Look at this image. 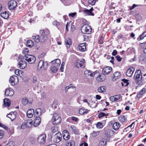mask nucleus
<instances>
[{
  "label": "nucleus",
  "mask_w": 146,
  "mask_h": 146,
  "mask_svg": "<svg viewBox=\"0 0 146 146\" xmlns=\"http://www.w3.org/2000/svg\"><path fill=\"white\" fill-rule=\"evenodd\" d=\"M106 143L107 141L106 139H102L100 141L99 145L100 146H104L106 144Z\"/></svg>",
  "instance_id": "nucleus-43"
},
{
  "label": "nucleus",
  "mask_w": 146,
  "mask_h": 146,
  "mask_svg": "<svg viewBox=\"0 0 146 146\" xmlns=\"http://www.w3.org/2000/svg\"><path fill=\"white\" fill-rule=\"evenodd\" d=\"M92 28L90 26L88 25H84L81 28V31L84 34H90L91 33Z\"/></svg>",
  "instance_id": "nucleus-4"
},
{
  "label": "nucleus",
  "mask_w": 146,
  "mask_h": 146,
  "mask_svg": "<svg viewBox=\"0 0 146 146\" xmlns=\"http://www.w3.org/2000/svg\"><path fill=\"white\" fill-rule=\"evenodd\" d=\"M103 40L104 38L103 36H101L99 40V42L100 44H102L103 43Z\"/></svg>",
  "instance_id": "nucleus-62"
},
{
  "label": "nucleus",
  "mask_w": 146,
  "mask_h": 146,
  "mask_svg": "<svg viewBox=\"0 0 146 146\" xmlns=\"http://www.w3.org/2000/svg\"><path fill=\"white\" fill-rule=\"evenodd\" d=\"M57 117H60L59 116L57 113H54L53 115V116L52 117V121H54L55 120H56L57 119Z\"/></svg>",
  "instance_id": "nucleus-51"
},
{
  "label": "nucleus",
  "mask_w": 146,
  "mask_h": 146,
  "mask_svg": "<svg viewBox=\"0 0 146 146\" xmlns=\"http://www.w3.org/2000/svg\"><path fill=\"white\" fill-rule=\"evenodd\" d=\"M122 81H123V82H121L122 86H127L129 84V82H128V80L123 79L122 80Z\"/></svg>",
  "instance_id": "nucleus-36"
},
{
  "label": "nucleus",
  "mask_w": 146,
  "mask_h": 146,
  "mask_svg": "<svg viewBox=\"0 0 146 146\" xmlns=\"http://www.w3.org/2000/svg\"><path fill=\"white\" fill-rule=\"evenodd\" d=\"M4 132L3 131L0 129V139L2 138L4 135Z\"/></svg>",
  "instance_id": "nucleus-60"
},
{
  "label": "nucleus",
  "mask_w": 146,
  "mask_h": 146,
  "mask_svg": "<svg viewBox=\"0 0 146 146\" xmlns=\"http://www.w3.org/2000/svg\"><path fill=\"white\" fill-rule=\"evenodd\" d=\"M18 65L21 69H23L27 66V63L24 60H21L19 61Z\"/></svg>",
  "instance_id": "nucleus-15"
},
{
  "label": "nucleus",
  "mask_w": 146,
  "mask_h": 146,
  "mask_svg": "<svg viewBox=\"0 0 146 146\" xmlns=\"http://www.w3.org/2000/svg\"><path fill=\"white\" fill-rule=\"evenodd\" d=\"M35 119L34 120L33 125L35 127H37L40 124L41 121L40 117H35Z\"/></svg>",
  "instance_id": "nucleus-21"
},
{
  "label": "nucleus",
  "mask_w": 146,
  "mask_h": 146,
  "mask_svg": "<svg viewBox=\"0 0 146 146\" xmlns=\"http://www.w3.org/2000/svg\"><path fill=\"white\" fill-rule=\"evenodd\" d=\"M48 62L46 61H44L43 60H40L38 62L37 70L39 71L41 69L46 70L47 69L48 67Z\"/></svg>",
  "instance_id": "nucleus-3"
},
{
  "label": "nucleus",
  "mask_w": 146,
  "mask_h": 146,
  "mask_svg": "<svg viewBox=\"0 0 146 146\" xmlns=\"http://www.w3.org/2000/svg\"><path fill=\"white\" fill-rule=\"evenodd\" d=\"M84 13L87 15L94 16V14L89 9H85L84 11Z\"/></svg>",
  "instance_id": "nucleus-37"
},
{
  "label": "nucleus",
  "mask_w": 146,
  "mask_h": 146,
  "mask_svg": "<svg viewBox=\"0 0 146 146\" xmlns=\"http://www.w3.org/2000/svg\"><path fill=\"white\" fill-rule=\"evenodd\" d=\"M51 65H54L57 66H59L60 64V60L58 59H56L52 61L51 62Z\"/></svg>",
  "instance_id": "nucleus-23"
},
{
  "label": "nucleus",
  "mask_w": 146,
  "mask_h": 146,
  "mask_svg": "<svg viewBox=\"0 0 146 146\" xmlns=\"http://www.w3.org/2000/svg\"><path fill=\"white\" fill-rule=\"evenodd\" d=\"M97 73H98V71H96L94 72H92L90 70H86L84 72V74L87 76H90V77H94V75Z\"/></svg>",
  "instance_id": "nucleus-13"
},
{
  "label": "nucleus",
  "mask_w": 146,
  "mask_h": 146,
  "mask_svg": "<svg viewBox=\"0 0 146 146\" xmlns=\"http://www.w3.org/2000/svg\"><path fill=\"white\" fill-rule=\"evenodd\" d=\"M110 100L112 102H114V101H116L114 96H111L110 98Z\"/></svg>",
  "instance_id": "nucleus-59"
},
{
  "label": "nucleus",
  "mask_w": 146,
  "mask_h": 146,
  "mask_svg": "<svg viewBox=\"0 0 146 146\" xmlns=\"http://www.w3.org/2000/svg\"><path fill=\"white\" fill-rule=\"evenodd\" d=\"M23 58L28 62L29 64H32L35 62L36 60L35 56L30 55H25Z\"/></svg>",
  "instance_id": "nucleus-7"
},
{
  "label": "nucleus",
  "mask_w": 146,
  "mask_h": 146,
  "mask_svg": "<svg viewBox=\"0 0 146 146\" xmlns=\"http://www.w3.org/2000/svg\"><path fill=\"white\" fill-rule=\"evenodd\" d=\"M15 74L17 75L22 77L24 75V73L22 70L17 69L15 71Z\"/></svg>",
  "instance_id": "nucleus-26"
},
{
  "label": "nucleus",
  "mask_w": 146,
  "mask_h": 146,
  "mask_svg": "<svg viewBox=\"0 0 146 146\" xmlns=\"http://www.w3.org/2000/svg\"><path fill=\"white\" fill-rule=\"evenodd\" d=\"M34 111L33 109H29L27 111V115L29 118L32 117L34 114Z\"/></svg>",
  "instance_id": "nucleus-24"
},
{
  "label": "nucleus",
  "mask_w": 146,
  "mask_h": 146,
  "mask_svg": "<svg viewBox=\"0 0 146 146\" xmlns=\"http://www.w3.org/2000/svg\"><path fill=\"white\" fill-rule=\"evenodd\" d=\"M99 132L93 131L92 133V135L93 137H96L98 135Z\"/></svg>",
  "instance_id": "nucleus-56"
},
{
  "label": "nucleus",
  "mask_w": 146,
  "mask_h": 146,
  "mask_svg": "<svg viewBox=\"0 0 146 146\" xmlns=\"http://www.w3.org/2000/svg\"><path fill=\"white\" fill-rule=\"evenodd\" d=\"M51 140H52L53 142L55 143H58L62 139L61 134L60 132H58L53 137H51Z\"/></svg>",
  "instance_id": "nucleus-6"
},
{
  "label": "nucleus",
  "mask_w": 146,
  "mask_h": 146,
  "mask_svg": "<svg viewBox=\"0 0 146 146\" xmlns=\"http://www.w3.org/2000/svg\"><path fill=\"white\" fill-rule=\"evenodd\" d=\"M96 1V0H88V3L89 4L92 5H95Z\"/></svg>",
  "instance_id": "nucleus-52"
},
{
  "label": "nucleus",
  "mask_w": 146,
  "mask_h": 146,
  "mask_svg": "<svg viewBox=\"0 0 146 146\" xmlns=\"http://www.w3.org/2000/svg\"><path fill=\"white\" fill-rule=\"evenodd\" d=\"M5 146H15V143L13 141H10Z\"/></svg>",
  "instance_id": "nucleus-50"
},
{
  "label": "nucleus",
  "mask_w": 146,
  "mask_h": 146,
  "mask_svg": "<svg viewBox=\"0 0 146 146\" xmlns=\"http://www.w3.org/2000/svg\"><path fill=\"white\" fill-rule=\"evenodd\" d=\"M114 132L110 129H108L104 134V137L106 139H109L111 136H112Z\"/></svg>",
  "instance_id": "nucleus-11"
},
{
  "label": "nucleus",
  "mask_w": 146,
  "mask_h": 146,
  "mask_svg": "<svg viewBox=\"0 0 146 146\" xmlns=\"http://www.w3.org/2000/svg\"><path fill=\"white\" fill-rule=\"evenodd\" d=\"M57 119L54 121H52V123L53 124L57 125L61 123V119L60 117H57Z\"/></svg>",
  "instance_id": "nucleus-34"
},
{
  "label": "nucleus",
  "mask_w": 146,
  "mask_h": 146,
  "mask_svg": "<svg viewBox=\"0 0 146 146\" xmlns=\"http://www.w3.org/2000/svg\"><path fill=\"white\" fill-rule=\"evenodd\" d=\"M32 83L33 86H35L36 87H38L39 82L36 76H33Z\"/></svg>",
  "instance_id": "nucleus-22"
},
{
  "label": "nucleus",
  "mask_w": 146,
  "mask_h": 146,
  "mask_svg": "<svg viewBox=\"0 0 146 146\" xmlns=\"http://www.w3.org/2000/svg\"><path fill=\"white\" fill-rule=\"evenodd\" d=\"M7 117L9 118L11 121H13L16 117V112H11L9 114L7 115Z\"/></svg>",
  "instance_id": "nucleus-16"
},
{
  "label": "nucleus",
  "mask_w": 146,
  "mask_h": 146,
  "mask_svg": "<svg viewBox=\"0 0 146 146\" xmlns=\"http://www.w3.org/2000/svg\"><path fill=\"white\" fill-rule=\"evenodd\" d=\"M65 42L67 48H69L70 45L72 44L71 39L69 38H66L65 40Z\"/></svg>",
  "instance_id": "nucleus-29"
},
{
  "label": "nucleus",
  "mask_w": 146,
  "mask_h": 146,
  "mask_svg": "<svg viewBox=\"0 0 146 146\" xmlns=\"http://www.w3.org/2000/svg\"><path fill=\"white\" fill-rule=\"evenodd\" d=\"M22 102L23 104L24 105H26L29 104H30L31 102L28 100L27 98L24 97L22 99Z\"/></svg>",
  "instance_id": "nucleus-38"
},
{
  "label": "nucleus",
  "mask_w": 146,
  "mask_h": 146,
  "mask_svg": "<svg viewBox=\"0 0 146 146\" xmlns=\"http://www.w3.org/2000/svg\"><path fill=\"white\" fill-rule=\"evenodd\" d=\"M146 89L145 88H143L139 93L137 94V97L138 98L140 97L141 96L144 94L146 92Z\"/></svg>",
  "instance_id": "nucleus-39"
},
{
  "label": "nucleus",
  "mask_w": 146,
  "mask_h": 146,
  "mask_svg": "<svg viewBox=\"0 0 146 146\" xmlns=\"http://www.w3.org/2000/svg\"><path fill=\"white\" fill-rule=\"evenodd\" d=\"M103 127L102 124L100 122H98L96 125V127L98 129H101Z\"/></svg>",
  "instance_id": "nucleus-54"
},
{
  "label": "nucleus",
  "mask_w": 146,
  "mask_h": 146,
  "mask_svg": "<svg viewBox=\"0 0 146 146\" xmlns=\"http://www.w3.org/2000/svg\"><path fill=\"white\" fill-rule=\"evenodd\" d=\"M89 111L87 109H85L84 108H82L80 109L79 111V113L81 115L86 114Z\"/></svg>",
  "instance_id": "nucleus-28"
},
{
  "label": "nucleus",
  "mask_w": 146,
  "mask_h": 146,
  "mask_svg": "<svg viewBox=\"0 0 146 146\" xmlns=\"http://www.w3.org/2000/svg\"><path fill=\"white\" fill-rule=\"evenodd\" d=\"M42 110L40 108L36 109L34 114L35 117H40L42 114Z\"/></svg>",
  "instance_id": "nucleus-20"
},
{
  "label": "nucleus",
  "mask_w": 146,
  "mask_h": 146,
  "mask_svg": "<svg viewBox=\"0 0 146 146\" xmlns=\"http://www.w3.org/2000/svg\"><path fill=\"white\" fill-rule=\"evenodd\" d=\"M64 63L62 62L61 65V67L60 68V70L61 72H63V71L64 68Z\"/></svg>",
  "instance_id": "nucleus-57"
},
{
  "label": "nucleus",
  "mask_w": 146,
  "mask_h": 146,
  "mask_svg": "<svg viewBox=\"0 0 146 146\" xmlns=\"http://www.w3.org/2000/svg\"><path fill=\"white\" fill-rule=\"evenodd\" d=\"M121 76V74L118 72H115L113 74L114 78L115 79L119 78Z\"/></svg>",
  "instance_id": "nucleus-41"
},
{
  "label": "nucleus",
  "mask_w": 146,
  "mask_h": 146,
  "mask_svg": "<svg viewBox=\"0 0 146 146\" xmlns=\"http://www.w3.org/2000/svg\"><path fill=\"white\" fill-rule=\"evenodd\" d=\"M25 123L24 124L26 125L27 128L31 127L33 125L32 121L31 120L25 121Z\"/></svg>",
  "instance_id": "nucleus-33"
},
{
  "label": "nucleus",
  "mask_w": 146,
  "mask_h": 146,
  "mask_svg": "<svg viewBox=\"0 0 146 146\" xmlns=\"http://www.w3.org/2000/svg\"><path fill=\"white\" fill-rule=\"evenodd\" d=\"M1 16L3 18H8L9 17V14L6 11H5L1 13Z\"/></svg>",
  "instance_id": "nucleus-42"
},
{
  "label": "nucleus",
  "mask_w": 146,
  "mask_h": 146,
  "mask_svg": "<svg viewBox=\"0 0 146 146\" xmlns=\"http://www.w3.org/2000/svg\"><path fill=\"white\" fill-rule=\"evenodd\" d=\"M9 82L11 85L14 86L18 83V78L15 75H13L10 77L9 79Z\"/></svg>",
  "instance_id": "nucleus-9"
},
{
  "label": "nucleus",
  "mask_w": 146,
  "mask_h": 146,
  "mask_svg": "<svg viewBox=\"0 0 146 146\" xmlns=\"http://www.w3.org/2000/svg\"><path fill=\"white\" fill-rule=\"evenodd\" d=\"M86 42L81 43L78 46V48L80 50L81 52H84L86 50Z\"/></svg>",
  "instance_id": "nucleus-19"
},
{
  "label": "nucleus",
  "mask_w": 146,
  "mask_h": 146,
  "mask_svg": "<svg viewBox=\"0 0 146 146\" xmlns=\"http://www.w3.org/2000/svg\"><path fill=\"white\" fill-rule=\"evenodd\" d=\"M4 105L5 107H9L11 104L10 100L7 98H5L4 100Z\"/></svg>",
  "instance_id": "nucleus-31"
},
{
  "label": "nucleus",
  "mask_w": 146,
  "mask_h": 146,
  "mask_svg": "<svg viewBox=\"0 0 146 146\" xmlns=\"http://www.w3.org/2000/svg\"><path fill=\"white\" fill-rule=\"evenodd\" d=\"M32 38L34 41L36 43H38L41 41L40 36L39 35L33 36Z\"/></svg>",
  "instance_id": "nucleus-32"
},
{
  "label": "nucleus",
  "mask_w": 146,
  "mask_h": 146,
  "mask_svg": "<svg viewBox=\"0 0 146 146\" xmlns=\"http://www.w3.org/2000/svg\"><path fill=\"white\" fill-rule=\"evenodd\" d=\"M120 124L118 122H115L113 124L112 128L115 130H118L120 126Z\"/></svg>",
  "instance_id": "nucleus-27"
},
{
  "label": "nucleus",
  "mask_w": 146,
  "mask_h": 146,
  "mask_svg": "<svg viewBox=\"0 0 146 146\" xmlns=\"http://www.w3.org/2000/svg\"><path fill=\"white\" fill-rule=\"evenodd\" d=\"M17 3L14 0L10 1L8 3V8L10 10H14L17 5Z\"/></svg>",
  "instance_id": "nucleus-10"
},
{
  "label": "nucleus",
  "mask_w": 146,
  "mask_h": 146,
  "mask_svg": "<svg viewBox=\"0 0 146 146\" xmlns=\"http://www.w3.org/2000/svg\"><path fill=\"white\" fill-rule=\"evenodd\" d=\"M33 43L31 40H28L27 42V46L31 48L33 46Z\"/></svg>",
  "instance_id": "nucleus-45"
},
{
  "label": "nucleus",
  "mask_w": 146,
  "mask_h": 146,
  "mask_svg": "<svg viewBox=\"0 0 146 146\" xmlns=\"http://www.w3.org/2000/svg\"><path fill=\"white\" fill-rule=\"evenodd\" d=\"M106 89V87L104 86H103L99 87L97 89V91L99 92L102 93L105 92Z\"/></svg>",
  "instance_id": "nucleus-30"
},
{
  "label": "nucleus",
  "mask_w": 146,
  "mask_h": 146,
  "mask_svg": "<svg viewBox=\"0 0 146 146\" xmlns=\"http://www.w3.org/2000/svg\"><path fill=\"white\" fill-rule=\"evenodd\" d=\"M58 69V67L54 65H51L50 68L51 70L54 73L56 72H57Z\"/></svg>",
  "instance_id": "nucleus-40"
},
{
  "label": "nucleus",
  "mask_w": 146,
  "mask_h": 146,
  "mask_svg": "<svg viewBox=\"0 0 146 146\" xmlns=\"http://www.w3.org/2000/svg\"><path fill=\"white\" fill-rule=\"evenodd\" d=\"M134 77L136 83L138 85H142L145 84V81H143V79H142V76L140 70H138L136 71Z\"/></svg>",
  "instance_id": "nucleus-1"
},
{
  "label": "nucleus",
  "mask_w": 146,
  "mask_h": 146,
  "mask_svg": "<svg viewBox=\"0 0 146 146\" xmlns=\"http://www.w3.org/2000/svg\"><path fill=\"white\" fill-rule=\"evenodd\" d=\"M76 13L75 12L69 13L68 15L69 17H74V16L76 15Z\"/></svg>",
  "instance_id": "nucleus-58"
},
{
  "label": "nucleus",
  "mask_w": 146,
  "mask_h": 146,
  "mask_svg": "<svg viewBox=\"0 0 146 146\" xmlns=\"http://www.w3.org/2000/svg\"><path fill=\"white\" fill-rule=\"evenodd\" d=\"M135 68L131 67L128 69L126 72V75L127 76L131 77L132 76L134 71Z\"/></svg>",
  "instance_id": "nucleus-14"
},
{
  "label": "nucleus",
  "mask_w": 146,
  "mask_h": 146,
  "mask_svg": "<svg viewBox=\"0 0 146 146\" xmlns=\"http://www.w3.org/2000/svg\"><path fill=\"white\" fill-rule=\"evenodd\" d=\"M70 118L72 120L76 122H77L78 121V118L75 117L73 116V117H70Z\"/></svg>",
  "instance_id": "nucleus-64"
},
{
  "label": "nucleus",
  "mask_w": 146,
  "mask_h": 146,
  "mask_svg": "<svg viewBox=\"0 0 146 146\" xmlns=\"http://www.w3.org/2000/svg\"><path fill=\"white\" fill-rule=\"evenodd\" d=\"M111 70L112 68L110 67L104 68L102 70V73L104 75L108 74L111 72Z\"/></svg>",
  "instance_id": "nucleus-18"
},
{
  "label": "nucleus",
  "mask_w": 146,
  "mask_h": 146,
  "mask_svg": "<svg viewBox=\"0 0 146 146\" xmlns=\"http://www.w3.org/2000/svg\"><path fill=\"white\" fill-rule=\"evenodd\" d=\"M71 128L72 130V131H74L75 133H78L77 130L76 129V128L74 126H72L71 127Z\"/></svg>",
  "instance_id": "nucleus-63"
},
{
  "label": "nucleus",
  "mask_w": 146,
  "mask_h": 146,
  "mask_svg": "<svg viewBox=\"0 0 146 146\" xmlns=\"http://www.w3.org/2000/svg\"><path fill=\"white\" fill-rule=\"evenodd\" d=\"M40 34L41 42H44L48 39V36L50 32L48 29L41 30L39 31Z\"/></svg>",
  "instance_id": "nucleus-2"
},
{
  "label": "nucleus",
  "mask_w": 146,
  "mask_h": 146,
  "mask_svg": "<svg viewBox=\"0 0 146 146\" xmlns=\"http://www.w3.org/2000/svg\"><path fill=\"white\" fill-rule=\"evenodd\" d=\"M146 36V31L143 32L141 35L138 38V40H140L143 39L144 37Z\"/></svg>",
  "instance_id": "nucleus-44"
},
{
  "label": "nucleus",
  "mask_w": 146,
  "mask_h": 146,
  "mask_svg": "<svg viewBox=\"0 0 146 146\" xmlns=\"http://www.w3.org/2000/svg\"><path fill=\"white\" fill-rule=\"evenodd\" d=\"M46 136L44 134L38 136L37 138V142L40 144H44L46 142Z\"/></svg>",
  "instance_id": "nucleus-8"
},
{
  "label": "nucleus",
  "mask_w": 146,
  "mask_h": 146,
  "mask_svg": "<svg viewBox=\"0 0 146 146\" xmlns=\"http://www.w3.org/2000/svg\"><path fill=\"white\" fill-rule=\"evenodd\" d=\"M85 60L83 58L78 59L75 63V66L78 68H84L85 67Z\"/></svg>",
  "instance_id": "nucleus-5"
},
{
  "label": "nucleus",
  "mask_w": 146,
  "mask_h": 146,
  "mask_svg": "<svg viewBox=\"0 0 146 146\" xmlns=\"http://www.w3.org/2000/svg\"><path fill=\"white\" fill-rule=\"evenodd\" d=\"M14 91L11 88H8L5 90V94L7 96L11 97L14 94Z\"/></svg>",
  "instance_id": "nucleus-12"
},
{
  "label": "nucleus",
  "mask_w": 146,
  "mask_h": 146,
  "mask_svg": "<svg viewBox=\"0 0 146 146\" xmlns=\"http://www.w3.org/2000/svg\"><path fill=\"white\" fill-rule=\"evenodd\" d=\"M33 15V12L31 11H29L26 15V16H28L29 17H31Z\"/></svg>",
  "instance_id": "nucleus-61"
},
{
  "label": "nucleus",
  "mask_w": 146,
  "mask_h": 146,
  "mask_svg": "<svg viewBox=\"0 0 146 146\" xmlns=\"http://www.w3.org/2000/svg\"><path fill=\"white\" fill-rule=\"evenodd\" d=\"M106 79V76L103 74H99L96 78V80L98 82H102L105 80Z\"/></svg>",
  "instance_id": "nucleus-17"
},
{
  "label": "nucleus",
  "mask_w": 146,
  "mask_h": 146,
  "mask_svg": "<svg viewBox=\"0 0 146 146\" xmlns=\"http://www.w3.org/2000/svg\"><path fill=\"white\" fill-rule=\"evenodd\" d=\"M29 50L27 48H25L23 51V54L27 55L29 53Z\"/></svg>",
  "instance_id": "nucleus-53"
},
{
  "label": "nucleus",
  "mask_w": 146,
  "mask_h": 146,
  "mask_svg": "<svg viewBox=\"0 0 146 146\" xmlns=\"http://www.w3.org/2000/svg\"><path fill=\"white\" fill-rule=\"evenodd\" d=\"M52 24L53 25L56 26L59 29V27L61 25V23L57 21H55L52 22Z\"/></svg>",
  "instance_id": "nucleus-46"
},
{
  "label": "nucleus",
  "mask_w": 146,
  "mask_h": 146,
  "mask_svg": "<svg viewBox=\"0 0 146 146\" xmlns=\"http://www.w3.org/2000/svg\"><path fill=\"white\" fill-rule=\"evenodd\" d=\"M75 141L73 140H71L67 141L66 143V146H75Z\"/></svg>",
  "instance_id": "nucleus-35"
},
{
  "label": "nucleus",
  "mask_w": 146,
  "mask_h": 146,
  "mask_svg": "<svg viewBox=\"0 0 146 146\" xmlns=\"http://www.w3.org/2000/svg\"><path fill=\"white\" fill-rule=\"evenodd\" d=\"M108 116L107 114L102 112H101L99 113L98 115V117L99 118H101L104 116Z\"/></svg>",
  "instance_id": "nucleus-49"
},
{
  "label": "nucleus",
  "mask_w": 146,
  "mask_h": 146,
  "mask_svg": "<svg viewBox=\"0 0 146 146\" xmlns=\"http://www.w3.org/2000/svg\"><path fill=\"white\" fill-rule=\"evenodd\" d=\"M119 120L121 122H123L125 121L126 119L124 115H122L119 117Z\"/></svg>",
  "instance_id": "nucleus-47"
},
{
  "label": "nucleus",
  "mask_w": 146,
  "mask_h": 146,
  "mask_svg": "<svg viewBox=\"0 0 146 146\" xmlns=\"http://www.w3.org/2000/svg\"><path fill=\"white\" fill-rule=\"evenodd\" d=\"M58 127L56 126L52 127L51 128V131L53 133L57 132L58 131Z\"/></svg>",
  "instance_id": "nucleus-48"
},
{
  "label": "nucleus",
  "mask_w": 146,
  "mask_h": 146,
  "mask_svg": "<svg viewBox=\"0 0 146 146\" xmlns=\"http://www.w3.org/2000/svg\"><path fill=\"white\" fill-rule=\"evenodd\" d=\"M83 24L84 25H87L90 24L89 21H87L85 19H83L82 21Z\"/></svg>",
  "instance_id": "nucleus-55"
},
{
  "label": "nucleus",
  "mask_w": 146,
  "mask_h": 146,
  "mask_svg": "<svg viewBox=\"0 0 146 146\" xmlns=\"http://www.w3.org/2000/svg\"><path fill=\"white\" fill-rule=\"evenodd\" d=\"M64 132L65 133L63 134V138L66 140H68L70 137V136L69 133V132L67 130H64Z\"/></svg>",
  "instance_id": "nucleus-25"
}]
</instances>
